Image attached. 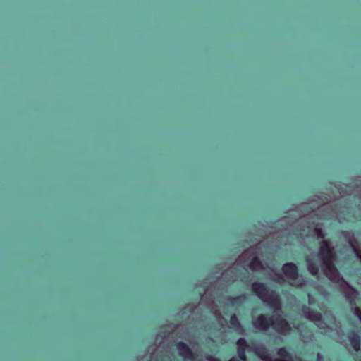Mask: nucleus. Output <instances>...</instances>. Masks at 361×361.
<instances>
[{"instance_id": "1", "label": "nucleus", "mask_w": 361, "mask_h": 361, "mask_svg": "<svg viewBox=\"0 0 361 361\" xmlns=\"http://www.w3.org/2000/svg\"><path fill=\"white\" fill-rule=\"evenodd\" d=\"M351 186H340L337 188L340 197L331 200V197H316L309 202L300 205L298 210L293 212L288 216H284L275 223V231L271 236V247L263 250L264 242H259L255 246L246 250L236 260L235 263L222 274V279L227 282L236 280L245 281L247 279L248 269L252 271L262 272L267 279L278 283H283L286 277L291 286L302 287L307 281L302 276H299L297 266L292 262L286 263L282 267V271L275 267L274 263V247L294 244L295 240L301 243L305 237H317L322 240L319 242L318 253H312L306 257V262L309 272L313 276L319 274L321 269L328 279L334 283L339 290L348 300L353 313L361 322V310L355 306L354 300L357 296V292L341 276L340 273L334 265L336 252L331 242L324 239L325 234L322 230V224L318 221L322 219H336L339 221L345 219L343 213L349 209L345 205L337 207L343 202L350 200L345 197L347 190ZM355 198V204L361 210V181L353 192L349 197Z\"/></svg>"}, {"instance_id": "2", "label": "nucleus", "mask_w": 361, "mask_h": 361, "mask_svg": "<svg viewBox=\"0 0 361 361\" xmlns=\"http://www.w3.org/2000/svg\"><path fill=\"white\" fill-rule=\"evenodd\" d=\"M252 290L264 303L274 310L272 315L261 314L257 319H252L253 326L262 332H266L271 327L279 334H288L291 330L290 325L279 312L281 310L279 295L269 290L264 283L257 281L252 283Z\"/></svg>"}, {"instance_id": "3", "label": "nucleus", "mask_w": 361, "mask_h": 361, "mask_svg": "<svg viewBox=\"0 0 361 361\" xmlns=\"http://www.w3.org/2000/svg\"><path fill=\"white\" fill-rule=\"evenodd\" d=\"M208 294L209 291L207 290L204 293L201 295L200 305L197 307L191 308L192 311L189 317L192 319H194L193 316L196 310L200 308V305H204L210 312V313L214 316L219 328V334H221V329L225 327L227 323V320L222 315L219 305L224 307L226 305H230L237 310L246 302L249 295L242 294L236 297H228L226 298H222L221 300H215L214 298L207 300ZM188 309H190V307H185L183 314H185Z\"/></svg>"}, {"instance_id": "4", "label": "nucleus", "mask_w": 361, "mask_h": 361, "mask_svg": "<svg viewBox=\"0 0 361 361\" xmlns=\"http://www.w3.org/2000/svg\"><path fill=\"white\" fill-rule=\"evenodd\" d=\"M302 312L306 319L314 322L322 330V333L327 334L330 331L335 330L338 334H340L341 326L340 323L336 322L334 317L331 316L329 324H327L322 319V314L319 312L312 310L307 305L302 306Z\"/></svg>"}, {"instance_id": "5", "label": "nucleus", "mask_w": 361, "mask_h": 361, "mask_svg": "<svg viewBox=\"0 0 361 361\" xmlns=\"http://www.w3.org/2000/svg\"><path fill=\"white\" fill-rule=\"evenodd\" d=\"M176 349L178 355L183 357L185 361H220V360L214 357L212 355H207L205 360H198L196 353L192 349L183 341H179L176 343Z\"/></svg>"}, {"instance_id": "6", "label": "nucleus", "mask_w": 361, "mask_h": 361, "mask_svg": "<svg viewBox=\"0 0 361 361\" xmlns=\"http://www.w3.org/2000/svg\"><path fill=\"white\" fill-rule=\"evenodd\" d=\"M161 353L160 347H158L155 350L153 347H150L145 356L141 359L142 361H172L175 357L173 353L170 350H165L162 355Z\"/></svg>"}, {"instance_id": "7", "label": "nucleus", "mask_w": 361, "mask_h": 361, "mask_svg": "<svg viewBox=\"0 0 361 361\" xmlns=\"http://www.w3.org/2000/svg\"><path fill=\"white\" fill-rule=\"evenodd\" d=\"M228 327L240 335L245 334V330L235 314L231 316Z\"/></svg>"}, {"instance_id": "8", "label": "nucleus", "mask_w": 361, "mask_h": 361, "mask_svg": "<svg viewBox=\"0 0 361 361\" xmlns=\"http://www.w3.org/2000/svg\"><path fill=\"white\" fill-rule=\"evenodd\" d=\"M349 342L355 351H359L360 348V338L357 334L351 331L348 336Z\"/></svg>"}, {"instance_id": "9", "label": "nucleus", "mask_w": 361, "mask_h": 361, "mask_svg": "<svg viewBox=\"0 0 361 361\" xmlns=\"http://www.w3.org/2000/svg\"><path fill=\"white\" fill-rule=\"evenodd\" d=\"M349 245L350 247L352 248L353 252L355 253L356 257L360 260L361 262V250L357 248V245L355 244L354 241L351 239L348 240Z\"/></svg>"}, {"instance_id": "10", "label": "nucleus", "mask_w": 361, "mask_h": 361, "mask_svg": "<svg viewBox=\"0 0 361 361\" xmlns=\"http://www.w3.org/2000/svg\"><path fill=\"white\" fill-rule=\"evenodd\" d=\"M184 338H185V340H186L187 341H188L190 343V345L192 346L193 349H195L196 351L197 350V347H198V345H199L197 340L192 339L189 336L185 337Z\"/></svg>"}, {"instance_id": "11", "label": "nucleus", "mask_w": 361, "mask_h": 361, "mask_svg": "<svg viewBox=\"0 0 361 361\" xmlns=\"http://www.w3.org/2000/svg\"><path fill=\"white\" fill-rule=\"evenodd\" d=\"M308 303L310 305H314L315 303L314 297L312 296L310 293H308Z\"/></svg>"}, {"instance_id": "12", "label": "nucleus", "mask_w": 361, "mask_h": 361, "mask_svg": "<svg viewBox=\"0 0 361 361\" xmlns=\"http://www.w3.org/2000/svg\"><path fill=\"white\" fill-rule=\"evenodd\" d=\"M318 291L324 297H326L328 295L327 291L324 290L323 288H318Z\"/></svg>"}, {"instance_id": "13", "label": "nucleus", "mask_w": 361, "mask_h": 361, "mask_svg": "<svg viewBox=\"0 0 361 361\" xmlns=\"http://www.w3.org/2000/svg\"><path fill=\"white\" fill-rule=\"evenodd\" d=\"M317 361H323V356L321 353H318L317 355Z\"/></svg>"}, {"instance_id": "14", "label": "nucleus", "mask_w": 361, "mask_h": 361, "mask_svg": "<svg viewBox=\"0 0 361 361\" xmlns=\"http://www.w3.org/2000/svg\"><path fill=\"white\" fill-rule=\"evenodd\" d=\"M228 361H240L236 357H233L230 359Z\"/></svg>"}, {"instance_id": "15", "label": "nucleus", "mask_w": 361, "mask_h": 361, "mask_svg": "<svg viewBox=\"0 0 361 361\" xmlns=\"http://www.w3.org/2000/svg\"><path fill=\"white\" fill-rule=\"evenodd\" d=\"M209 338L214 341V338H212V334L209 333Z\"/></svg>"}, {"instance_id": "16", "label": "nucleus", "mask_w": 361, "mask_h": 361, "mask_svg": "<svg viewBox=\"0 0 361 361\" xmlns=\"http://www.w3.org/2000/svg\"><path fill=\"white\" fill-rule=\"evenodd\" d=\"M321 310H323V307L321 305H319Z\"/></svg>"}]
</instances>
